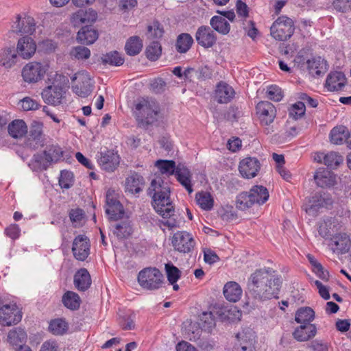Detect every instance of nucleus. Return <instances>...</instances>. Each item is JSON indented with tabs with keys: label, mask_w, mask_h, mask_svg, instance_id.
Segmentation results:
<instances>
[{
	"label": "nucleus",
	"mask_w": 351,
	"mask_h": 351,
	"mask_svg": "<svg viewBox=\"0 0 351 351\" xmlns=\"http://www.w3.org/2000/svg\"><path fill=\"white\" fill-rule=\"evenodd\" d=\"M282 280L271 268L256 269L250 275L247 282L250 294L256 300L263 301L278 298Z\"/></svg>",
	"instance_id": "nucleus-1"
},
{
	"label": "nucleus",
	"mask_w": 351,
	"mask_h": 351,
	"mask_svg": "<svg viewBox=\"0 0 351 351\" xmlns=\"http://www.w3.org/2000/svg\"><path fill=\"white\" fill-rule=\"evenodd\" d=\"M148 194L152 196L155 210L162 218L171 216L175 212L169 199L170 189L167 183L165 184L162 178L158 176L152 180Z\"/></svg>",
	"instance_id": "nucleus-2"
},
{
	"label": "nucleus",
	"mask_w": 351,
	"mask_h": 351,
	"mask_svg": "<svg viewBox=\"0 0 351 351\" xmlns=\"http://www.w3.org/2000/svg\"><path fill=\"white\" fill-rule=\"evenodd\" d=\"M159 111V106L155 100L152 99L139 100L135 105L134 111L137 127L147 130L150 126L156 124Z\"/></svg>",
	"instance_id": "nucleus-3"
},
{
	"label": "nucleus",
	"mask_w": 351,
	"mask_h": 351,
	"mask_svg": "<svg viewBox=\"0 0 351 351\" xmlns=\"http://www.w3.org/2000/svg\"><path fill=\"white\" fill-rule=\"evenodd\" d=\"M69 82L68 78L60 74H56L51 85L46 87L42 92L44 101L51 105L61 104L63 95L65 93L64 85Z\"/></svg>",
	"instance_id": "nucleus-4"
},
{
	"label": "nucleus",
	"mask_w": 351,
	"mask_h": 351,
	"mask_svg": "<svg viewBox=\"0 0 351 351\" xmlns=\"http://www.w3.org/2000/svg\"><path fill=\"white\" fill-rule=\"evenodd\" d=\"M295 30L293 20L287 16H279L270 27L271 36L277 40H286L291 38Z\"/></svg>",
	"instance_id": "nucleus-5"
},
{
	"label": "nucleus",
	"mask_w": 351,
	"mask_h": 351,
	"mask_svg": "<svg viewBox=\"0 0 351 351\" xmlns=\"http://www.w3.org/2000/svg\"><path fill=\"white\" fill-rule=\"evenodd\" d=\"M138 282L143 289L156 290L162 287L163 276L159 269L155 267H148L139 272Z\"/></svg>",
	"instance_id": "nucleus-6"
},
{
	"label": "nucleus",
	"mask_w": 351,
	"mask_h": 351,
	"mask_svg": "<svg viewBox=\"0 0 351 351\" xmlns=\"http://www.w3.org/2000/svg\"><path fill=\"white\" fill-rule=\"evenodd\" d=\"M72 82L76 81V84L72 86L73 91L79 97H87L93 90L91 79L85 71L77 73L72 78Z\"/></svg>",
	"instance_id": "nucleus-7"
},
{
	"label": "nucleus",
	"mask_w": 351,
	"mask_h": 351,
	"mask_svg": "<svg viewBox=\"0 0 351 351\" xmlns=\"http://www.w3.org/2000/svg\"><path fill=\"white\" fill-rule=\"evenodd\" d=\"M172 245L180 253H190L195 245L193 236L186 231H178L172 237Z\"/></svg>",
	"instance_id": "nucleus-8"
},
{
	"label": "nucleus",
	"mask_w": 351,
	"mask_h": 351,
	"mask_svg": "<svg viewBox=\"0 0 351 351\" xmlns=\"http://www.w3.org/2000/svg\"><path fill=\"white\" fill-rule=\"evenodd\" d=\"M45 144V135L43 134V125L38 121H33L31 124L29 136L25 141V145L32 149L43 147Z\"/></svg>",
	"instance_id": "nucleus-9"
},
{
	"label": "nucleus",
	"mask_w": 351,
	"mask_h": 351,
	"mask_svg": "<svg viewBox=\"0 0 351 351\" xmlns=\"http://www.w3.org/2000/svg\"><path fill=\"white\" fill-rule=\"evenodd\" d=\"M21 318V313L16 304H5L0 308V324L2 326L16 324Z\"/></svg>",
	"instance_id": "nucleus-10"
},
{
	"label": "nucleus",
	"mask_w": 351,
	"mask_h": 351,
	"mask_svg": "<svg viewBox=\"0 0 351 351\" xmlns=\"http://www.w3.org/2000/svg\"><path fill=\"white\" fill-rule=\"evenodd\" d=\"M45 67L40 62H32L27 64L22 70V76L25 82H36L44 76Z\"/></svg>",
	"instance_id": "nucleus-11"
},
{
	"label": "nucleus",
	"mask_w": 351,
	"mask_h": 351,
	"mask_svg": "<svg viewBox=\"0 0 351 351\" xmlns=\"http://www.w3.org/2000/svg\"><path fill=\"white\" fill-rule=\"evenodd\" d=\"M256 114L262 125H269L276 117V110L271 102L262 101L256 106Z\"/></svg>",
	"instance_id": "nucleus-12"
},
{
	"label": "nucleus",
	"mask_w": 351,
	"mask_h": 351,
	"mask_svg": "<svg viewBox=\"0 0 351 351\" xmlns=\"http://www.w3.org/2000/svg\"><path fill=\"white\" fill-rule=\"evenodd\" d=\"M90 241L85 235L77 236L73 242L72 252L74 257L80 261L86 259L90 254Z\"/></svg>",
	"instance_id": "nucleus-13"
},
{
	"label": "nucleus",
	"mask_w": 351,
	"mask_h": 351,
	"mask_svg": "<svg viewBox=\"0 0 351 351\" xmlns=\"http://www.w3.org/2000/svg\"><path fill=\"white\" fill-rule=\"evenodd\" d=\"M120 162L119 156L113 150H105L99 153L98 163L101 168L106 171H114Z\"/></svg>",
	"instance_id": "nucleus-14"
},
{
	"label": "nucleus",
	"mask_w": 351,
	"mask_h": 351,
	"mask_svg": "<svg viewBox=\"0 0 351 351\" xmlns=\"http://www.w3.org/2000/svg\"><path fill=\"white\" fill-rule=\"evenodd\" d=\"M261 168L259 160L254 157H247L239 162V170L245 178H254Z\"/></svg>",
	"instance_id": "nucleus-15"
},
{
	"label": "nucleus",
	"mask_w": 351,
	"mask_h": 351,
	"mask_svg": "<svg viewBox=\"0 0 351 351\" xmlns=\"http://www.w3.org/2000/svg\"><path fill=\"white\" fill-rule=\"evenodd\" d=\"M195 40L198 45L208 49L215 45L217 36L210 27L202 25L195 33Z\"/></svg>",
	"instance_id": "nucleus-16"
},
{
	"label": "nucleus",
	"mask_w": 351,
	"mask_h": 351,
	"mask_svg": "<svg viewBox=\"0 0 351 351\" xmlns=\"http://www.w3.org/2000/svg\"><path fill=\"white\" fill-rule=\"evenodd\" d=\"M238 342L235 344L237 351H253L254 350L255 333L252 329H247L237 335Z\"/></svg>",
	"instance_id": "nucleus-17"
},
{
	"label": "nucleus",
	"mask_w": 351,
	"mask_h": 351,
	"mask_svg": "<svg viewBox=\"0 0 351 351\" xmlns=\"http://www.w3.org/2000/svg\"><path fill=\"white\" fill-rule=\"evenodd\" d=\"M106 213L112 219L117 220L124 213L122 204L110 190L106 193Z\"/></svg>",
	"instance_id": "nucleus-18"
},
{
	"label": "nucleus",
	"mask_w": 351,
	"mask_h": 351,
	"mask_svg": "<svg viewBox=\"0 0 351 351\" xmlns=\"http://www.w3.org/2000/svg\"><path fill=\"white\" fill-rule=\"evenodd\" d=\"M36 45L35 41L29 36H24L17 42L16 51L23 59H29L35 53Z\"/></svg>",
	"instance_id": "nucleus-19"
},
{
	"label": "nucleus",
	"mask_w": 351,
	"mask_h": 351,
	"mask_svg": "<svg viewBox=\"0 0 351 351\" xmlns=\"http://www.w3.org/2000/svg\"><path fill=\"white\" fill-rule=\"evenodd\" d=\"M97 19V13L93 9L82 10L80 9L74 12L71 17V22L75 27L91 23Z\"/></svg>",
	"instance_id": "nucleus-20"
},
{
	"label": "nucleus",
	"mask_w": 351,
	"mask_h": 351,
	"mask_svg": "<svg viewBox=\"0 0 351 351\" xmlns=\"http://www.w3.org/2000/svg\"><path fill=\"white\" fill-rule=\"evenodd\" d=\"M313 159L317 162L323 163L331 169L337 168L343 160V157L335 152H330L327 154L323 152L315 153Z\"/></svg>",
	"instance_id": "nucleus-21"
},
{
	"label": "nucleus",
	"mask_w": 351,
	"mask_h": 351,
	"mask_svg": "<svg viewBox=\"0 0 351 351\" xmlns=\"http://www.w3.org/2000/svg\"><path fill=\"white\" fill-rule=\"evenodd\" d=\"M18 56L14 46L0 48V66L5 69L12 68L17 62Z\"/></svg>",
	"instance_id": "nucleus-22"
},
{
	"label": "nucleus",
	"mask_w": 351,
	"mask_h": 351,
	"mask_svg": "<svg viewBox=\"0 0 351 351\" xmlns=\"http://www.w3.org/2000/svg\"><path fill=\"white\" fill-rule=\"evenodd\" d=\"M36 24L34 19L30 16H25L23 19L18 15L16 20L12 25V29L16 34H32L35 31Z\"/></svg>",
	"instance_id": "nucleus-23"
},
{
	"label": "nucleus",
	"mask_w": 351,
	"mask_h": 351,
	"mask_svg": "<svg viewBox=\"0 0 351 351\" xmlns=\"http://www.w3.org/2000/svg\"><path fill=\"white\" fill-rule=\"evenodd\" d=\"M330 243L329 245L331 247L332 250L337 254L346 253L350 247V239L346 234H339L332 236L330 239Z\"/></svg>",
	"instance_id": "nucleus-24"
},
{
	"label": "nucleus",
	"mask_w": 351,
	"mask_h": 351,
	"mask_svg": "<svg viewBox=\"0 0 351 351\" xmlns=\"http://www.w3.org/2000/svg\"><path fill=\"white\" fill-rule=\"evenodd\" d=\"M174 175L178 182L191 194L193 189L191 183L192 173L190 170L183 164L179 163Z\"/></svg>",
	"instance_id": "nucleus-25"
},
{
	"label": "nucleus",
	"mask_w": 351,
	"mask_h": 351,
	"mask_svg": "<svg viewBox=\"0 0 351 351\" xmlns=\"http://www.w3.org/2000/svg\"><path fill=\"white\" fill-rule=\"evenodd\" d=\"M317 185L322 188L332 186L335 182V176L325 168H319L314 174Z\"/></svg>",
	"instance_id": "nucleus-26"
},
{
	"label": "nucleus",
	"mask_w": 351,
	"mask_h": 351,
	"mask_svg": "<svg viewBox=\"0 0 351 351\" xmlns=\"http://www.w3.org/2000/svg\"><path fill=\"white\" fill-rule=\"evenodd\" d=\"M235 92L232 86L224 82L217 84L215 97L220 104H227L234 97Z\"/></svg>",
	"instance_id": "nucleus-27"
},
{
	"label": "nucleus",
	"mask_w": 351,
	"mask_h": 351,
	"mask_svg": "<svg viewBox=\"0 0 351 351\" xmlns=\"http://www.w3.org/2000/svg\"><path fill=\"white\" fill-rule=\"evenodd\" d=\"M317 334L315 324H305L298 326L293 332V338L298 341H307Z\"/></svg>",
	"instance_id": "nucleus-28"
},
{
	"label": "nucleus",
	"mask_w": 351,
	"mask_h": 351,
	"mask_svg": "<svg viewBox=\"0 0 351 351\" xmlns=\"http://www.w3.org/2000/svg\"><path fill=\"white\" fill-rule=\"evenodd\" d=\"M306 64L309 73L313 77L321 76L327 70L326 62L319 56L307 60Z\"/></svg>",
	"instance_id": "nucleus-29"
},
{
	"label": "nucleus",
	"mask_w": 351,
	"mask_h": 351,
	"mask_svg": "<svg viewBox=\"0 0 351 351\" xmlns=\"http://www.w3.org/2000/svg\"><path fill=\"white\" fill-rule=\"evenodd\" d=\"M346 78L341 71L330 72L327 77L326 86L330 91L341 90L346 84Z\"/></svg>",
	"instance_id": "nucleus-30"
},
{
	"label": "nucleus",
	"mask_w": 351,
	"mask_h": 351,
	"mask_svg": "<svg viewBox=\"0 0 351 351\" xmlns=\"http://www.w3.org/2000/svg\"><path fill=\"white\" fill-rule=\"evenodd\" d=\"M98 32L91 26L85 25L82 27L77 35V40L83 45H91L94 43L98 38Z\"/></svg>",
	"instance_id": "nucleus-31"
},
{
	"label": "nucleus",
	"mask_w": 351,
	"mask_h": 351,
	"mask_svg": "<svg viewBox=\"0 0 351 351\" xmlns=\"http://www.w3.org/2000/svg\"><path fill=\"white\" fill-rule=\"evenodd\" d=\"M74 285L81 291H85L90 287L91 278L86 269L82 268L75 274Z\"/></svg>",
	"instance_id": "nucleus-32"
},
{
	"label": "nucleus",
	"mask_w": 351,
	"mask_h": 351,
	"mask_svg": "<svg viewBox=\"0 0 351 351\" xmlns=\"http://www.w3.org/2000/svg\"><path fill=\"white\" fill-rule=\"evenodd\" d=\"M337 231V223L332 217L324 219L319 224L318 232L323 238L330 239Z\"/></svg>",
	"instance_id": "nucleus-33"
},
{
	"label": "nucleus",
	"mask_w": 351,
	"mask_h": 351,
	"mask_svg": "<svg viewBox=\"0 0 351 351\" xmlns=\"http://www.w3.org/2000/svg\"><path fill=\"white\" fill-rule=\"evenodd\" d=\"M310 207L307 208L306 212L317 208L328 207L332 204V199L329 194L326 193H315L310 199Z\"/></svg>",
	"instance_id": "nucleus-34"
},
{
	"label": "nucleus",
	"mask_w": 351,
	"mask_h": 351,
	"mask_svg": "<svg viewBox=\"0 0 351 351\" xmlns=\"http://www.w3.org/2000/svg\"><path fill=\"white\" fill-rule=\"evenodd\" d=\"M132 232V226L128 219L119 221L113 226L112 232L119 239L128 238Z\"/></svg>",
	"instance_id": "nucleus-35"
},
{
	"label": "nucleus",
	"mask_w": 351,
	"mask_h": 351,
	"mask_svg": "<svg viewBox=\"0 0 351 351\" xmlns=\"http://www.w3.org/2000/svg\"><path fill=\"white\" fill-rule=\"evenodd\" d=\"M223 295L228 300L235 302L241 298L242 289L237 282H228L223 287Z\"/></svg>",
	"instance_id": "nucleus-36"
},
{
	"label": "nucleus",
	"mask_w": 351,
	"mask_h": 351,
	"mask_svg": "<svg viewBox=\"0 0 351 351\" xmlns=\"http://www.w3.org/2000/svg\"><path fill=\"white\" fill-rule=\"evenodd\" d=\"M9 134L14 138L23 137L27 133V126L25 122L21 119L12 121L8 125Z\"/></svg>",
	"instance_id": "nucleus-37"
},
{
	"label": "nucleus",
	"mask_w": 351,
	"mask_h": 351,
	"mask_svg": "<svg viewBox=\"0 0 351 351\" xmlns=\"http://www.w3.org/2000/svg\"><path fill=\"white\" fill-rule=\"evenodd\" d=\"M143 178L137 173H134L127 178L125 180V191L131 194H137L142 191Z\"/></svg>",
	"instance_id": "nucleus-38"
},
{
	"label": "nucleus",
	"mask_w": 351,
	"mask_h": 351,
	"mask_svg": "<svg viewBox=\"0 0 351 351\" xmlns=\"http://www.w3.org/2000/svg\"><path fill=\"white\" fill-rule=\"evenodd\" d=\"M315 311L308 306L300 307L295 315V320L301 325L312 324L311 322L315 319Z\"/></svg>",
	"instance_id": "nucleus-39"
},
{
	"label": "nucleus",
	"mask_w": 351,
	"mask_h": 351,
	"mask_svg": "<svg viewBox=\"0 0 351 351\" xmlns=\"http://www.w3.org/2000/svg\"><path fill=\"white\" fill-rule=\"evenodd\" d=\"M28 165L34 171H41L47 170L51 165V163L43 153H37L33 156Z\"/></svg>",
	"instance_id": "nucleus-40"
},
{
	"label": "nucleus",
	"mask_w": 351,
	"mask_h": 351,
	"mask_svg": "<svg viewBox=\"0 0 351 351\" xmlns=\"http://www.w3.org/2000/svg\"><path fill=\"white\" fill-rule=\"evenodd\" d=\"M249 193L254 202L258 205L265 203L269 198V192L266 187L261 185L254 186Z\"/></svg>",
	"instance_id": "nucleus-41"
},
{
	"label": "nucleus",
	"mask_w": 351,
	"mask_h": 351,
	"mask_svg": "<svg viewBox=\"0 0 351 351\" xmlns=\"http://www.w3.org/2000/svg\"><path fill=\"white\" fill-rule=\"evenodd\" d=\"M26 332L20 328L11 330L8 335V341L13 346H24L23 344L26 342Z\"/></svg>",
	"instance_id": "nucleus-42"
},
{
	"label": "nucleus",
	"mask_w": 351,
	"mask_h": 351,
	"mask_svg": "<svg viewBox=\"0 0 351 351\" xmlns=\"http://www.w3.org/2000/svg\"><path fill=\"white\" fill-rule=\"evenodd\" d=\"M62 302L65 307L74 311L79 308L81 300L77 293L73 291H67L63 295Z\"/></svg>",
	"instance_id": "nucleus-43"
},
{
	"label": "nucleus",
	"mask_w": 351,
	"mask_h": 351,
	"mask_svg": "<svg viewBox=\"0 0 351 351\" xmlns=\"http://www.w3.org/2000/svg\"><path fill=\"white\" fill-rule=\"evenodd\" d=\"M193 43V38L187 33L180 34L176 40V48L178 52L184 53L187 52Z\"/></svg>",
	"instance_id": "nucleus-44"
},
{
	"label": "nucleus",
	"mask_w": 351,
	"mask_h": 351,
	"mask_svg": "<svg viewBox=\"0 0 351 351\" xmlns=\"http://www.w3.org/2000/svg\"><path fill=\"white\" fill-rule=\"evenodd\" d=\"M143 48V41L137 36L130 37L126 42L125 49L129 56H133L138 54Z\"/></svg>",
	"instance_id": "nucleus-45"
},
{
	"label": "nucleus",
	"mask_w": 351,
	"mask_h": 351,
	"mask_svg": "<svg viewBox=\"0 0 351 351\" xmlns=\"http://www.w3.org/2000/svg\"><path fill=\"white\" fill-rule=\"evenodd\" d=\"M210 24L211 27L219 34L226 35L230 30V25L225 18L221 16H214L211 18Z\"/></svg>",
	"instance_id": "nucleus-46"
},
{
	"label": "nucleus",
	"mask_w": 351,
	"mask_h": 351,
	"mask_svg": "<svg viewBox=\"0 0 351 351\" xmlns=\"http://www.w3.org/2000/svg\"><path fill=\"white\" fill-rule=\"evenodd\" d=\"M43 154L47 156L51 165L60 161L63 156V151L58 145H49L43 151Z\"/></svg>",
	"instance_id": "nucleus-47"
},
{
	"label": "nucleus",
	"mask_w": 351,
	"mask_h": 351,
	"mask_svg": "<svg viewBox=\"0 0 351 351\" xmlns=\"http://www.w3.org/2000/svg\"><path fill=\"white\" fill-rule=\"evenodd\" d=\"M348 136V130L344 126L334 128L330 134L331 143L336 145L342 144L344 141L347 143Z\"/></svg>",
	"instance_id": "nucleus-48"
},
{
	"label": "nucleus",
	"mask_w": 351,
	"mask_h": 351,
	"mask_svg": "<svg viewBox=\"0 0 351 351\" xmlns=\"http://www.w3.org/2000/svg\"><path fill=\"white\" fill-rule=\"evenodd\" d=\"M199 328L207 332H211L215 327V321L211 312H203L199 316Z\"/></svg>",
	"instance_id": "nucleus-49"
},
{
	"label": "nucleus",
	"mask_w": 351,
	"mask_h": 351,
	"mask_svg": "<svg viewBox=\"0 0 351 351\" xmlns=\"http://www.w3.org/2000/svg\"><path fill=\"white\" fill-rule=\"evenodd\" d=\"M101 59L104 64H109L111 66H119L124 63V58L117 51H112L103 54Z\"/></svg>",
	"instance_id": "nucleus-50"
},
{
	"label": "nucleus",
	"mask_w": 351,
	"mask_h": 351,
	"mask_svg": "<svg viewBox=\"0 0 351 351\" xmlns=\"http://www.w3.org/2000/svg\"><path fill=\"white\" fill-rule=\"evenodd\" d=\"M195 199L200 208L205 210H210L214 204L211 195L207 192H201L196 194Z\"/></svg>",
	"instance_id": "nucleus-51"
},
{
	"label": "nucleus",
	"mask_w": 351,
	"mask_h": 351,
	"mask_svg": "<svg viewBox=\"0 0 351 351\" xmlns=\"http://www.w3.org/2000/svg\"><path fill=\"white\" fill-rule=\"evenodd\" d=\"M156 167L162 174L173 175L177 170L175 161L168 160H158L156 162Z\"/></svg>",
	"instance_id": "nucleus-52"
},
{
	"label": "nucleus",
	"mask_w": 351,
	"mask_h": 351,
	"mask_svg": "<svg viewBox=\"0 0 351 351\" xmlns=\"http://www.w3.org/2000/svg\"><path fill=\"white\" fill-rule=\"evenodd\" d=\"M254 204H255L253 202L249 191L242 192L237 197L236 207L241 210H245L250 208Z\"/></svg>",
	"instance_id": "nucleus-53"
},
{
	"label": "nucleus",
	"mask_w": 351,
	"mask_h": 351,
	"mask_svg": "<svg viewBox=\"0 0 351 351\" xmlns=\"http://www.w3.org/2000/svg\"><path fill=\"white\" fill-rule=\"evenodd\" d=\"M162 53V47L158 41L152 42L146 48L145 54L147 58L152 61L159 58Z\"/></svg>",
	"instance_id": "nucleus-54"
},
{
	"label": "nucleus",
	"mask_w": 351,
	"mask_h": 351,
	"mask_svg": "<svg viewBox=\"0 0 351 351\" xmlns=\"http://www.w3.org/2000/svg\"><path fill=\"white\" fill-rule=\"evenodd\" d=\"M49 329L53 335H63L68 330V324L62 319H57L50 322Z\"/></svg>",
	"instance_id": "nucleus-55"
},
{
	"label": "nucleus",
	"mask_w": 351,
	"mask_h": 351,
	"mask_svg": "<svg viewBox=\"0 0 351 351\" xmlns=\"http://www.w3.org/2000/svg\"><path fill=\"white\" fill-rule=\"evenodd\" d=\"M164 34L162 26L158 21H154L147 27V37L149 39L160 38Z\"/></svg>",
	"instance_id": "nucleus-56"
},
{
	"label": "nucleus",
	"mask_w": 351,
	"mask_h": 351,
	"mask_svg": "<svg viewBox=\"0 0 351 351\" xmlns=\"http://www.w3.org/2000/svg\"><path fill=\"white\" fill-rule=\"evenodd\" d=\"M70 56L77 60H86L90 56V51L86 47L76 46L71 49Z\"/></svg>",
	"instance_id": "nucleus-57"
},
{
	"label": "nucleus",
	"mask_w": 351,
	"mask_h": 351,
	"mask_svg": "<svg viewBox=\"0 0 351 351\" xmlns=\"http://www.w3.org/2000/svg\"><path fill=\"white\" fill-rule=\"evenodd\" d=\"M167 280L170 284L176 283L180 277V271L172 264L165 265Z\"/></svg>",
	"instance_id": "nucleus-58"
},
{
	"label": "nucleus",
	"mask_w": 351,
	"mask_h": 351,
	"mask_svg": "<svg viewBox=\"0 0 351 351\" xmlns=\"http://www.w3.org/2000/svg\"><path fill=\"white\" fill-rule=\"evenodd\" d=\"M73 173L68 171H62L59 178V184L61 188L68 189L73 186Z\"/></svg>",
	"instance_id": "nucleus-59"
},
{
	"label": "nucleus",
	"mask_w": 351,
	"mask_h": 351,
	"mask_svg": "<svg viewBox=\"0 0 351 351\" xmlns=\"http://www.w3.org/2000/svg\"><path fill=\"white\" fill-rule=\"evenodd\" d=\"M305 113V104L304 102H297L289 110V116L294 119L302 117Z\"/></svg>",
	"instance_id": "nucleus-60"
},
{
	"label": "nucleus",
	"mask_w": 351,
	"mask_h": 351,
	"mask_svg": "<svg viewBox=\"0 0 351 351\" xmlns=\"http://www.w3.org/2000/svg\"><path fill=\"white\" fill-rule=\"evenodd\" d=\"M267 97L274 101H279L283 97L281 88L276 85L269 86L267 88Z\"/></svg>",
	"instance_id": "nucleus-61"
},
{
	"label": "nucleus",
	"mask_w": 351,
	"mask_h": 351,
	"mask_svg": "<svg viewBox=\"0 0 351 351\" xmlns=\"http://www.w3.org/2000/svg\"><path fill=\"white\" fill-rule=\"evenodd\" d=\"M134 317L125 315L119 317V324L123 330H132L134 328Z\"/></svg>",
	"instance_id": "nucleus-62"
},
{
	"label": "nucleus",
	"mask_w": 351,
	"mask_h": 351,
	"mask_svg": "<svg viewBox=\"0 0 351 351\" xmlns=\"http://www.w3.org/2000/svg\"><path fill=\"white\" fill-rule=\"evenodd\" d=\"M333 8L341 12H346L351 7V0H332Z\"/></svg>",
	"instance_id": "nucleus-63"
},
{
	"label": "nucleus",
	"mask_w": 351,
	"mask_h": 351,
	"mask_svg": "<svg viewBox=\"0 0 351 351\" xmlns=\"http://www.w3.org/2000/svg\"><path fill=\"white\" fill-rule=\"evenodd\" d=\"M203 330L195 324L191 326L187 331V337L190 341H197L200 339V336Z\"/></svg>",
	"instance_id": "nucleus-64"
}]
</instances>
